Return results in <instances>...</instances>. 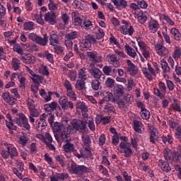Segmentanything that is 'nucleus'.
I'll return each instance as SVG.
<instances>
[{"label": "nucleus", "mask_w": 181, "mask_h": 181, "mask_svg": "<svg viewBox=\"0 0 181 181\" xmlns=\"http://www.w3.org/2000/svg\"><path fill=\"white\" fill-rule=\"evenodd\" d=\"M71 125L68 126V132H74L78 131L81 134H88V127H87V121L74 119L71 122Z\"/></svg>", "instance_id": "obj_1"}, {"label": "nucleus", "mask_w": 181, "mask_h": 181, "mask_svg": "<svg viewBox=\"0 0 181 181\" xmlns=\"http://www.w3.org/2000/svg\"><path fill=\"white\" fill-rule=\"evenodd\" d=\"M176 149L177 151L173 153L169 148L164 149L163 156L165 160L168 162H176V163H180L181 159V146H177Z\"/></svg>", "instance_id": "obj_2"}, {"label": "nucleus", "mask_w": 181, "mask_h": 181, "mask_svg": "<svg viewBox=\"0 0 181 181\" xmlns=\"http://www.w3.org/2000/svg\"><path fill=\"white\" fill-rule=\"evenodd\" d=\"M3 149L4 150H2L1 153L3 159H9V156L11 159H15L18 156V150L12 144L4 143Z\"/></svg>", "instance_id": "obj_3"}, {"label": "nucleus", "mask_w": 181, "mask_h": 181, "mask_svg": "<svg viewBox=\"0 0 181 181\" xmlns=\"http://www.w3.org/2000/svg\"><path fill=\"white\" fill-rule=\"evenodd\" d=\"M44 109L45 110V112H47L49 115L53 114V111H56L55 114L57 117H62L63 115L62 107H60L57 102H52L51 103L44 105Z\"/></svg>", "instance_id": "obj_4"}, {"label": "nucleus", "mask_w": 181, "mask_h": 181, "mask_svg": "<svg viewBox=\"0 0 181 181\" xmlns=\"http://www.w3.org/2000/svg\"><path fill=\"white\" fill-rule=\"evenodd\" d=\"M28 39L35 42L37 45H40V46H47V42H49L47 34H44L43 37H42L35 33H31L28 34Z\"/></svg>", "instance_id": "obj_5"}, {"label": "nucleus", "mask_w": 181, "mask_h": 181, "mask_svg": "<svg viewBox=\"0 0 181 181\" xmlns=\"http://www.w3.org/2000/svg\"><path fill=\"white\" fill-rule=\"evenodd\" d=\"M69 172L78 176H82L84 173H88L90 169L86 167V165H77L76 163H71V166L69 168Z\"/></svg>", "instance_id": "obj_6"}, {"label": "nucleus", "mask_w": 181, "mask_h": 181, "mask_svg": "<svg viewBox=\"0 0 181 181\" xmlns=\"http://www.w3.org/2000/svg\"><path fill=\"white\" fill-rule=\"evenodd\" d=\"M82 140V148H83V152L87 153V156H93L91 153V139L88 135H84V134L81 136Z\"/></svg>", "instance_id": "obj_7"}, {"label": "nucleus", "mask_w": 181, "mask_h": 181, "mask_svg": "<svg viewBox=\"0 0 181 181\" xmlns=\"http://www.w3.org/2000/svg\"><path fill=\"white\" fill-rule=\"evenodd\" d=\"M120 153H123L125 158H131L132 156V148H131V143L120 142L117 149Z\"/></svg>", "instance_id": "obj_8"}, {"label": "nucleus", "mask_w": 181, "mask_h": 181, "mask_svg": "<svg viewBox=\"0 0 181 181\" xmlns=\"http://www.w3.org/2000/svg\"><path fill=\"white\" fill-rule=\"evenodd\" d=\"M59 104L60 105L61 110L64 111H71L74 110V103L73 102L69 100V98L66 96H62L59 99Z\"/></svg>", "instance_id": "obj_9"}, {"label": "nucleus", "mask_w": 181, "mask_h": 181, "mask_svg": "<svg viewBox=\"0 0 181 181\" xmlns=\"http://www.w3.org/2000/svg\"><path fill=\"white\" fill-rule=\"evenodd\" d=\"M14 122H16L18 127L24 128V129H26L27 131L30 129V124H29L28 117L23 114H21L18 117H16L14 119Z\"/></svg>", "instance_id": "obj_10"}, {"label": "nucleus", "mask_w": 181, "mask_h": 181, "mask_svg": "<svg viewBox=\"0 0 181 181\" xmlns=\"http://www.w3.org/2000/svg\"><path fill=\"white\" fill-rule=\"evenodd\" d=\"M46 118H47V115L43 113L40 116V118L35 121V127L37 131L42 132L43 129H46V127H47V122L46 121Z\"/></svg>", "instance_id": "obj_11"}, {"label": "nucleus", "mask_w": 181, "mask_h": 181, "mask_svg": "<svg viewBox=\"0 0 181 181\" xmlns=\"http://www.w3.org/2000/svg\"><path fill=\"white\" fill-rule=\"evenodd\" d=\"M166 90H168V88H166V84L162 81L158 83V88H153L155 95L159 97L160 100H163V98H165Z\"/></svg>", "instance_id": "obj_12"}, {"label": "nucleus", "mask_w": 181, "mask_h": 181, "mask_svg": "<svg viewBox=\"0 0 181 181\" xmlns=\"http://www.w3.org/2000/svg\"><path fill=\"white\" fill-rule=\"evenodd\" d=\"M147 67L148 68L144 67L141 69V71L148 81H152V80H153L152 76H156V73L155 72V69L153 67H152V65L150 63L147 64Z\"/></svg>", "instance_id": "obj_13"}, {"label": "nucleus", "mask_w": 181, "mask_h": 181, "mask_svg": "<svg viewBox=\"0 0 181 181\" xmlns=\"http://www.w3.org/2000/svg\"><path fill=\"white\" fill-rule=\"evenodd\" d=\"M126 63L127 65V71L129 73L130 76L132 77L136 76V74H138V66L134 64V63L131 62V59H127Z\"/></svg>", "instance_id": "obj_14"}, {"label": "nucleus", "mask_w": 181, "mask_h": 181, "mask_svg": "<svg viewBox=\"0 0 181 181\" xmlns=\"http://www.w3.org/2000/svg\"><path fill=\"white\" fill-rule=\"evenodd\" d=\"M155 49L157 54L160 56V57H164V56H168V54H169V49L162 44H156L155 45Z\"/></svg>", "instance_id": "obj_15"}, {"label": "nucleus", "mask_w": 181, "mask_h": 181, "mask_svg": "<svg viewBox=\"0 0 181 181\" xmlns=\"http://www.w3.org/2000/svg\"><path fill=\"white\" fill-rule=\"evenodd\" d=\"M106 59L107 60L108 63L112 64L113 67L117 68L121 66L119 60L117 58V55L112 54H108L106 57Z\"/></svg>", "instance_id": "obj_16"}, {"label": "nucleus", "mask_w": 181, "mask_h": 181, "mask_svg": "<svg viewBox=\"0 0 181 181\" xmlns=\"http://www.w3.org/2000/svg\"><path fill=\"white\" fill-rule=\"evenodd\" d=\"M88 73L94 80H101V77H103V71L98 68L89 69Z\"/></svg>", "instance_id": "obj_17"}, {"label": "nucleus", "mask_w": 181, "mask_h": 181, "mask_svg": "<svg viewBox=\"0 0 181 181\" xmlns=\"http://www.w3.org/2000/svg\"><path fill=\"white\" fill-rule=\"evenodd\" d=\"M3 100L9 105H15L16 104V99L12 96L9 92H5L2 94Z\"/></svg>", "instance_id": "obj_18"}, {"label": "nucleus", "mask_w": 181, "mask_h": 181, "mask_svg": "<svg viewBox=\"0 0 181 181\" xmlns=\"http://www.w3.org/2000/svg\"><path fill=\"white\" fill-rule=\"evenodd\" d=\"M20 59L21 62H23V63H25V64H33V63L36 62L35 57L32 56L30 54H24L21 56Z\"/></svg>", "instance_id": "obj_19"}, {"label": "nucleus", "mask_w": 181, "mask_h": 181, "mask_svg": "<svg viewBox=\"0 0 181 181\" xmlns=\"http://www.w3.org/2000/svg\"><path fill=\"white\" fill-rule=\"evenodd\" d=\"M45 22H48L49 25H54L56 23V13L53 11L46 13L45 15Z\"/></svg>", "instance_id": "obj_20"}, {"label": "nucleus", "mask_w": 181, "mask_h": 181, "mask_svg": "<svg viewBox=\"0 0 181 181\" xmlns=\"http://www.w3.org/2000/svg\"><path fill=\"white\" fill-rule=\"evenodd\" d=\"M87 56L93 63H99L101 61V57L98 55L97 52H88Z\"/></svg>", "instance_id": "obj_21"}, {"label": "nucleus", "mask_w": 181, "mask_h": 181, "mask_svg": "<svg viewBox=\"0 0 181 181\" xmlns=\"http://www.w3.org/2000/svg\"><path fill=\"white\" fill-rule=\"evenodd\" d=\"M148 29L152 33H156L159 29V23L155 19H151L148 23Z\"/></svg>", "instance_id": "obj_22"}, {"label": "nucleus", "mask_w": 181, "mask_h": 181, "mask_svg": "<svg viewBox=\"0 0 181 181\" xmlns=\"http://www.w3.org/2000/svg\"><path fill=\"white\" fill-rule=\"evenodd\" d=\"M79 47L81 50L83 52L88 50V49L91 47V42H90V40L87 38V36H86L85 39L82 40V41L79 43Z\"/></svg>", "instance_id": "obj_23"}, {"label": "nucleus", "mask_w": 181, "mask_h": 181, "mask_svg": "<svg viewBox=\"0 0 181 181\" xmlns=\"http://www.w3.org/2000/svg\"><path fill=\"white\" fill-rule=\"evenodd\" d=\"M120 32L122 33V35H129V36H132L134 30L132 25H125L120 28Z\"/></svg>", "instance_id": "obj_24"}, {"label": "nucleus", "mask_w": 181, "mask_h": 181, "mask_svg": "<svg viewBox=\"0 0 181 181\" xmlns=\"http://www.w3.org/2000/svg\"><path fill=\"white\" fill-rule=\"evenodd\" d=\"M117 9H125L128 6V1L125 0H111Z\"/></svg>", "instance_id": "obj_25"}, {"label": "nucleus", "mask_w": 181, "mask_h": 181, "mask_svg": "<svg viewBox=\"0 0 181 181\" xmlns=\"http://www.w3.org/2000/svg\"><path fill=\"white\" fill-rule=\"evenodd\" d=\"M133 128L135 132H138L139 134H144V124H142V122L136 119L134 120Z\"/></svg>", "instance_id": "obj_26"}, {"label": "nucleus", "mask_w": 181, "mask_h": 181, "mask_svg": "<svg viewBox=\"0 0 181 181\" xmlns=\"http://www.w3.org/2000/svg\"><path fill=\"white\" fill-rule=\"evenodd\" d=\"M170 33L172 39H174V40H177V42L181 40V33L179 29L173 28L170 30Z\"/></svg>", "instance_id": "obj_27"}, {"label": "nucleus", "mask_w": 181, "mask_h": 181, "mask_svg": "<svg viewBox=\"0 0 181 181\" xmlns=\"http://www.w3.org/2000/svg\"><path fill=\"white\" fill-rule=\"evenodd\" d=\"M158 165L160 169H162L163 172H166V173H169V172L172 170V168H170V165H169V163L163 160H158Z\"/></svg>", "instance_id": "obj_28"}, {"label": "nucleus", "mask_w": 181, "mask_h": 181, "mask_svg": "<svg viewBox=\"0 0 181 181\" xmlns=\"http://www.w3.org/2000/svg\"><path fill=\"white\" fill-rule=\"evenodd\" d=\"M71 15L72 18V22L76 23L77 25H81V23H83V20H81V18H80V13H78V11H74L71 13Z\"/></svg>", "instance_id": "obj_29"}, {"label": "nucleus", "mask_w": 181, "mask_h": 181, "mask_svg": "<svg viewBox=\"0 0 181 181\" xmlns=\"http://www.w3.org/2000/svg\"><path fill=\"white\" fill-rule=\"evenodd\" d=\"M124 86L122 85H116L113 88V92L116 97H122L124 95Z\"/></svg>", "instance_id": "obj_30"}, {"label": "nucleus", "mask_w": 181, "mask_h": 181, "mask_svg": "<svg viewBox=\"0 0 181 181\" xmlns=\"http://www.w3.org/2000/svg\"><path fill=\"white\" fill-rule=\"evenodd\" d=\"M124 50L126 51L127 54L130 57H132V59H135L136 57V52H135V49L130 47L129 45L127 44L124 45Z\"/></svg>", "instance_id": "obj_31"}, {"label": "nucleus", "mask_w": 181, "mask_h": 181, "mask_svg": "<svg viewBox=\"0 0 181 181\" xmlns=\"http://www.w3.org/2000/svg\"><path fill=\"white\" fill-rule=\"evenodd\" d=\"M104 112L109 115H110V114H115V107H114V105L107 103L104 107Z\"/></svg>", "instance_id": "obj_32"}, {"label": "nucleus", "mask_w": 181, "mask_h": 181, "mask_svg": "<svg viewBox=\"0 0 181 181\" xmlns=\"http://www.w3.org/2000/svg\"><path fill=\"white\" fill-rule=\"evenodd\" d=\"M78 77L79 80H83L85 81L87 80V69H86V67L78 70Z\"/></svg>", "instance_id": "obj_33"}, {"label": "nucleus", "mask_w": 181, "mask_h": 181, "mask_svg": "<svg viewBox=\"0 0 181 181\" xmlns=\"http://www.w3.org/2000/svg\"><path fill=\"white\" fill-rule=\"evenodd\" d=\"M75 88L78 91H82L83 90H86V81L82 79L77 80L75 84Z\"/></svg>", "instance_id": "obj_34"}, {"label": "nucleus", "mask_w": 181, "mask_h": 181, "mask_svg": "<svg viewBox=\"0 0 181 181\" xmlns=\"http://www.w3.org/2000/svg\"><path fill=\"white\" fill-rule=\"evenodd\" d=\"M51 127L53 132H60L64 128V125L62 122H55L52 124Z\"/></svg>", "instance_id": "obj_35"}, {"label": "nucleus", "mask_w": 181, "mask_h": 181, "mask_svg": "<svg viewBox=\"0 0 181 181\" xmlns=\"http://www.w3.org/2000/svg\"><path fill=\"white\" fill-rule=\"evenodd\" d=\"M49 43L51 46L59 45V35L55 33L51 34L49 36Z\"/></svg>", "instance_id": "obj_36"}, {"label": "nucleus", "mask_w": 181, "mask_h": 181, "mask_svg": "<svg viewBox=\"0 0 181 181\" xmlns=\"http://www.w3.org/2000/svg\"><path fill=\"white\" fill-rule=\"evenodd\" d=\"M69 134H73V132H69V126H67L61 134V138L64 142H69L68 138Z\"/></svg>", "instance_id": "obj_37"}, {"label": "nucleus", "mask_w": 181, "mask_h": 181, "mask_svg": "<svg viewBox=\"0 0 181 181\" xmlns=\"http://www.w3.org/2000/svg\"><path fill=\"white\" fill-rule=\"evenodd\" d=\"M41 57H42V59H47V60H48L49 63H52V64L54 63V59H53V55L50 52H49V51H45L42 52L41 54Z\"/></svg>", "instance_id": "obj_38"}, {"label": "nucleus", "mask_w": 181, "mask_h": 181, "mask_svg": "<svg viewBox=\"0 0 181 181\" xmlns=\"http://www.w3.org/2000/svg\"><path fill=\"white\" fill-rule=\"evenodd\" d=\"M11 67L15 71H18L19 67H21V60L16 57L13 58L11 60Z\"/></svg>", "instance_id": "obj_39"}, {"label": "nucleus", "mask_w": 181, "mask_h": 181, "mask_svg": "<svg viewBox=\"0 0 181 181\" xmlns=\"http://www.w3.org/2000/svg\"><path fill=\"white\" fill-rule=\"evenodd\" d=\"M116 103L118 105V108H119L121 111H127V110H128V106L127 105L124 100L119 99L116 100Z\"/></svg>", "instance_id": "obj_40"}, {"label": "nucleus", "mask_w": 181, "mask_h": 181, "mask_svg": "<svg viewBox=\"0 0 181 181\" xmlns=\"http://www.w3.org/2000/svg\"><path fill=\"white\" fill-rule=\"evenodd\" d=\"M173 57L175 60V62H177L179 59L181 57V50L180 47H175L173 53Z\"/></svg>", "instance_id": "obj_41"}, {"label": "nucleus", "mask_w": 181, "mask_h": 181, "mask_svg": "<svg viewBox=\"0 0 181 181\" xmlns=\"http://www.w3.org/2000/svg\"><path fill=\"white\" fill-rule=\"evenodd\" d=\"M161 69H163V73H169L170 71V66L165 59L160 61Z\"/></svg>", "instance_id": "obj_42"}, {"label": "nucleus", "mask_w": 181, "mask_h": 181, "mask_svg": "<svg viewBox=\"0 0 181 181\" xmlns=\"http://www.w3.org/2000/svg\"><path fill=\"white\" fill-rule=\"evenodd\" d=\"M64 151L67 153L73 152L74 151V144L67 141L65 145H64Z\"/></svg>", "instance_id": "obj_43"}, {"label": "nucleus", "mask_w": 181, "mask_h": 181, "mask_svg": "<svg viewBox=\"0 0 181 181\" xmlns=\"http://www.w3.org/2000/svg\"><path fill=\"white\" fill-rule=\"evenodd\" d=\"M66 95L71 100V101H77V95L76 92L73 90V89H70L69 90H66Z\"/></svg>", "instance_id": "obj_44"}, {"label": "nucleus", "mask_w": 181, "mask_h": 181, "mask_svg": "<svg viewBox=\"0 0 181 181\" xmlns=\"http://www.w3.org/2000/svg\"><path fill=\"white\" fill-rule=\"evenodd\" d=\"M101 83H100V79H93L91 81V87L93 90L97 91V90H100V86Z\"/></svg>", "instance_id": "obj_45"}, {"label": "nucleus", "mask_w": 181, "mask_h": 181, "mask_svg": "<svg viewBox=\"0 0 181 181\" xmlns=\"http://www.w3.org/2000/svg\"><path fill=\"white\" fill-rule=\"evenodd\" d=\"M23 29L24 30H33L34 28H35V23H33V22L30 21V22H25L23 24Z\"/></svg>", "instance_id": "obj_46"}, {"label": "nucleus", "mask_w": 181, "mask_h": 181, "mask_svg": "<svg viewBox=\"0 0 181 181\" xmlns=\"http://www.w3.org/2000/svg\"><path fill=\"white\" fill-rule=\"evenodd\" d=\"M161 139L163 144H166V142H168L170 144H173V137L170 134H168L167 136L163 135Z\"/></svg>", "instance_id": "obj_47"}, {"label": "nucleus", "mask_w": 181, "mask_h": 181, "mask_svg": "<svg viewBox=\"0 0 181 181\" xmlns=\"http://www.w3.org/2000/svg\"><path fill=\"white\" fill-rule=\"evenodd\" d=\"M13 122H15L14 120H11L9 122H8V120H6V125L9 131H16L18 127L14 125Z\"/></svg>", "instance_id": "obj_48"}, {"label": "nucleus", "mask_w": 181, "mask_h": 181, "mask_svg": "<svg viewBox=\"0 0 181 181\" xmlns=\"http://www.w3.org/2000/svg\"><path fill=\"white\" fill-rule=\"evenodd\" d=\"M88 128L90 131H95V125L94 124V119L92 117H87Z\"/></svg>", "instance_id": "obj_49"}, {"label": "nucleus", "mask_w": 181, "mask_h": 181, "mask_svg": "<svg viewBox=\"0 0 181 181\" xmlns=\"http://www.w3.org/2000/svg\"><path fill=\"white\" fill-rule=\"evenodd\" d=\"M112 97H114V95L110 92H106L104 94V98L106 102L112 100V103H117V100H115V98H112Z\"/></svg>", "instance_id": "obj_50"}, {"label": "nucleus", "mask_w": 181, "mask_h": 181, "mask_svg": "<svg viewBox=\"0 0 181 181\" xmlns=\"http://www.w3.org/2000/svg\"><path fill=\"white\" fill-rule=\"evenodd\" d=\"M55 177L58 180H66V179H69V175L66 173H57Z\"/></svg>", "instance_id": "obj_51"}, {"label": "nucleus", "mask_w": 181, "mask_h": 181, "mask_svg": "<svg viewBox=\"0 0 181 181\" xmlns=\"http://www.w3.org/2000/svg\"><path fill=\"white\" fill-rule=\"evenodd\" d=\"M140 114L143 119H149V118L151 117V113L149 112V110L146 109L141 110Z\"/></svg>", "instance_id": "obj_52"}, {"label": "nucleus", "mask_w": 181, "mask_h": 181, "mask_svg": "<svg viewBox=\"0 0 181 181\" xmlns=\"http://www.w3.org/2000/svg\"><path fill=\"white\" fill-rule=\"evenodd\" d=\"M40 74H42V76H49V69H47V66L45 65H41L39 68Z\"/></svg>", "instance_id": "obj_53"}, {"label": "nucleus", "mask_w": 181, "mask_h": 181, "mask_svg": "<svg viewBox=\"0 0 181 181\" xmlns=\"http://www.w3.org/2000/svg\"><path fill=\"white\" fill-rule=\"evenodd\" d=\"M29 142V139L25 135L21 136L19 137L18 143L20 145H22V146H26V144Z\"/></svg>", "instance_id": "obj_54"}, {"label": "nucleus", "mask_w": 181, "mask_h": 181, "mask_svg": "<svg viewBox=\"0 0 181 181\" xmlns=\"http://www.w3.org/2000/svg\"><path fill=\"white\" fill-rule=\"evenodd\" d=\"M42 11L40 12V14H35L34 15V18L37 22V23H39L40 25H44L45 24V21H43V18H42Z\"/></svg>", "instance_id": "obj_55"}, {"label": "nucleus", "mask_w": 181, "mask_h": 181, "mask_svg": "<svg viewBox=\"0 0 181 181\" xmlns=\"http://www.w3.org/2000/svg\"><path fill=\"white\" fill-rule=\"evenodd\" d=\"M173 103H174V104H173V110L175 112H181L180 104H179L177 103V99H173Z\"/></svg>", "instance_id": "obj_56"}, {"label": "nucleus", "mask_w": 181, "mask_h": 181, "mask_svg": "<svg viewBox=\"0 0 181 181\" xmlns=\"http://www.w3.org/2000/svg\"><path fill=\"white\" fill-rule=\"evenodd\" d=\"M83 22V25L85 29H93V22L89 19H85Z\"/></svg>", "instance_id": "obj_57"}, {"label": "nucleus", "mask_w": 181, "mask_h": 181, "mask_svg": "<svg viewBox=\"0 0 181 181\" xmlns=\"http://www.w3.org/2000/svg\"><path fill=\"white\" fill-rule=\"evenodd\" d=\"M138 45L140 48V50H145L146 49H148V45L144 42V40L138 38L137 40Z\"/></svg>", "instance_id": "obj_58"}, {"label": "nucleus", "mask_w": 181, "mask_h": 181, "mask_svg": "<svg viewBox=\"0 0 181 181\" xmlns=\"http://www.w3.org/2000/svg\"><path fill=\"white\" fill-rule=\"evenodd\" d=\"M135 86V81L132 78H130L127 81V83L126 84V87L128 90V91H131L132 90V88Z\"/></svg>", "instance_id": "obj_59"}, {"label": "nucleus", "mask_w": 181, "mask_h": 181, "mask_svg": "<svg viewBox=\"0 0 181 181\" xmlns=\"http://www.w3.org/2000/svg\"><path fill=\"white\" fill-rule=\"evenodd\" d=\"M13 52H16L18 54H21V56H23L25 54L23 53V49H22V47H21V45L19 44H16L13 47Z\"/></svg>", "instance_id": "obj_60"}, {"label": "nucleus", "mask_w": 181, "mask_h": 181, "mask_svg": "<svg viewBox=\"0 0 181 181\" xmlns=\"http://www.w3.org/2000/svg\"><path fill=\"white\" fill-rule=\"evenodd\" d=\"M77 36V33L76 31H72L71 33L66 34L65 37L66 39H69V40H74V39H76Z\"/></svg>", "instance_id": "obj_61"}, {"label": "nucleus", "mask_w": 181, "mask_h": 181, "mask_svg": "<svg viewBox=\"0 0 181 181\" xmlns=\"http://www.w3.org/2000/svg\"><path fill=\"white\" fill-rule=\"evenodd\" d=\"M103 71L105 76H111V73L112 71V66H105L103 68Z\"/></svg>", "instance_id": "obj_62"}, {"label": "nucleus", "mask_w": 181, "mask_h": 181, "mask_svg": "<svg viewBox=\"0 0 181 181\" xmlns=\"http://www.w3.org/2000/svg\"><path fill=\"white\" fill-rule=\"evenodd\" d=\"M18 78L20 83V88H25L26 84V78L21 75H19Z\"/></svg>", "instance_id": "obj_63"}, {"label": "nucleus", "mask_w": 181, "mask_h": 181, "mask_svg": "<svg viewBox=\"0 0 181 181\" xmlns=\"http://www.w3.org/2000/svg\"><path fill=\"white\" fill-rule=\"evenodd\" d=\"M114 84H115V81L111 78H107L105 81V86L108 88H112L114 87Z\"/></svg>", "instance_id": "obj_64"}]
</instances>
